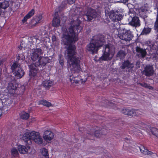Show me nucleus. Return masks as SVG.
Here are the masks:
<instances>
[{
    "label": "nucleus",
    "mask_w": 158,
    "mask_h": 158,
    "mask_svg": "<svg viewBox=\"0 0 158 158\" xmlns=\"http://www.w3.org/2000/svg\"><path fill=\"white\" fill-rule=\"evenodd\" d=\"M58 60L61 67H63L64 64V58L62 55L60 54L59 55Z\"/></svg>",
    "instance_id": "c85d7f7f"
},
{
    "label": "nucleus",
    "mask_w": 158,
    "mask_h": 158,
    "mask_svg": "<svg viewBox=\"0 0 158 158\" xmlns=\"http://www.w3.org/2000/svg\"><path fill=\"white\" fill-rule=\"evenodd\" d=\"M106 127H103L102 128H100L97 126L94 127V128L90 129V131L87 132V136L85 137V139L93 140L94 136L99 138L102 137L103 135H106L108 131Z\"/></svg>",
    "instance_id": "7ed1b4c3"
},
{
    "label": "nucleus",
    "mask_w": 158,
    "mask_h": 158,
    "mask_svg": "<svg viewBox=\"0 0 158 158\" xmlns=\"http://www.w3.org/2000/svg\"><path fill=\"white\" fill-rule=\"evenodd\" d=\"M142 49L140 47L137 46L136 47V51L137 52L140 53Z\"/></svg>",
    "instance_id": "4c0bfd02"
},
{
    "label": "nucleus",
    "mask_w": 158,
    "mask_h": 158,
    "mask_svg": "<svg viewBox=\"0 0 158 158\" xmlns=\"http://www.w3.org/2000/svg\"><path fill=\"white\" fill-rule=\"evenodd\" d=\"M70 81L72 83L78 84L80 81L81 82H83V79H82L81 77L79 74H78L77 76H71L69 78Z\"/></svg>",
    "instance_id": "6ab92c4d"
},
{
    "label": "nucleus",
    "mask_w": 158,
    "mask_h": 158,
    "mask_svg": "<svg viewBox=\"0 0 158 158\" xmlns=\"http://www.w3.org/2000/svg\"><path fill=\"white\" fill-rule=\"evenodd\" d=\"M11 69L14 75L18 78H21L24 74V72L20 65L16 62L14 63L12 65Z\"/></svg>",
    "instance_id": "1a4fd4ad"
},
{
    "label": "nucleus",
    "mask_w": 158,
    "mask_h": 158,
    "mask_svg": "<svg viewBox=\"0 0 158 158\" xmlns=\"http://www.w3.org/2000/svg\"><path fill=\"white\" fill-rule=\"evenodd\" d=\"M39 39H37L36 38L34 37H30L27 38V39H26L25 40L22 41L21 44V47L18 48L20 50L22 49V48H29V45L30 46L32 42H34L35 41H37V40Z\"/></svg>",
    "instance_id": "ddd939ff"
},
{
    "label": "nucleus",
    "mask_w": 158,
    "mask_h": 158,
    "mask_svg": "<svg viewBox=\"0 0 158 158\" xmlns=\"http://www.w3.org/2000/svg\"><path fill=\"white\" fill-rule=\"evenodd\" d=\"M139 53L141 54V56L143 58L147 54V52L146 50L143 49H142Z\"/></svg>",
    "instance_id": "c9c22d12"
},
{
    "label": "nucleus",
    "mask_w": 158,
    "mask_h": 158,
    "mask_svg": "<svg viewBox=\"0 0 158 158\" xmlns=\"http://www.w3.org/2000/svg\"><path fill=\"white\" fill-rule=\"evenodd\" d=\"M118 36L121 40L127 41L132 40L133 37V35L130 30L124 29H123L122 32L118 33Z\"/></svg>",
    "instance_id": "9b49d317"
},
{
    "label": "nucleus",
    "mask_w": 158,
    "mask_h": 158,
    "mask_svg": "<svg viewBox=\"0 0 158 158\" xmlns=\"http://www.w3.org/2000/svg\"><path fill=\"white\" fill-rule=\"evenodd\" d=\"M39 50L38 49L35 50L32 53L31 58L33 61L37 60V61L34 64L29 65V67L30 69L29 73L30 76H34L38 72L39 70V67L40 65V57H39Z\"/></svg>",
    "instance_id": "20e7f679"
},
{
    "label": "nucleus",
    "mask_w": 158,
    "mask_h": 158,
    "mask_svg": "<svg viewBox=\"0 0 158 158\" xmlns=\"http://www.w3.org/2000/svg\"><path fill=\"white\" fill-rule=\"evenodd\" d=\"M125 56L126 54L124 51L123 50H120L117 54L116 56L121 59L125 57Z\"/></svg>",
    "instance_id": "c756f323"
},
{
    "label": "nucleus",
    "mask_w": 158,
    "mask_h": 158,
    "mask_svg": "<svg viewBox=\"0 0 158 158\" xmlns=\"http://www.w3.org/2000/svg\"><path fill=\"white\" fill-rule=\"evenodd\" d=\"M2 112L1 110H0V117L2 115Z\"/></svg>",
    "instance_id": "de8ad7c7"
},
{
    "label": "nucleus",
    "mask_w": 158,
    "mask_h": 158,
    "mask_svg": "<svg viewBox=\"0 0 158 158\" xmlns=\"http://www.w3.org/2000/svg\"><path fill=\"white\" fill-rule=\"evenodd\" d=\"M1 61H0V65H1Z\"/></svg>",
    "instance_id": "3c124183"
},
{
    "label": "nucleus",
    "mask_w": 158,
    "mask_h": 158,
    "mask_svg": "<svg viewBox=\"0 0 158 158\" xmlns=\"http://www.w3.org/2000/svg\"><path fill=\"white\" fill-rule=\"evenodd\" d=\"M133 67L134 65L133 64L131 63L129 60H124L122 62L120 68L122 69H131Z\"/></svg>",
    "instance_id": "a211bd4d"
},
{
    "label": "nucleus",
    "mask_w": 158,
    "mask_h": 158,
    "mask_svg": "<svg viewBox=\"0 0 158 158\" xmlns=\"http://www.w3.org/2000/svg\"><path fill=\"white\" fill-rule=\"evenodd\" d=\"M139 123L140 124V125L142 127H144L146 125V124L143 122H139Z\"/></svg>",
    "instance_id": "37998d69"
},
{
    "label": "nucleus",
    "mask_w": 158,
    "mask_h": 158,
    "mask_svg": "<svg viewBox=\"0 0 158 158\" xmlns=\"http://www.w3.org/2000/svg\"><path fill=\"white\" fill-rule=\"evenodd\" d=\"M29 117V115L28 113L25 112L23 111L20 115V117L21 118L26 120Z\"/></svg>",
    "instance_id": "473e14b6"
},
{
    "label": "nucleus",
    "mask_w": 158,
    "mask_h": 158,
    "mask_svg": "<svg viewBox=\"0 0 158 158\" xmlns=\"http://www.w3.org/2000/svg\"><path fill=\"white\" fill-rule=\"evenodd\" d=\"M42 142H43V139H42V138L40 136V144L42 143Z\"/></svg>",
    "instance_id": "a18cd8bd"
},
{
    "label": "nucleus",
    "mask_w": 158,
    "mask_h": 158,
    "mask_svg": "<svg viewBox=\"0 0 158 158\" xmlns=\"http://www.w3.org/2000/svg\"><path fill=\"white\" fill-rule=\"evenodd\" d=\"M60 20L58 12H56L53 16L52 25L53 27H57L60 26Z\"/></svg>",
    "instance_id": "f3484780"
},
{
    "label": "nucleus",
    "mask_w": 158,
    "mask_h": 158,
    "mask_svg": "<svg viewBox=\"0 0 158 158\" xmlns=\"http://www.w3.org/2000/svg\"><path fill=\"white\" fill-rule=\"evenodd\" d=\"M54 136V134L52 131L46 130L44 132L43 138L45 141L49 143L53 139Z\"/></svg>",
    "instance_id": "dca6fc26"
},
{
    "label": "nucleus",
    "mask_w": 158,
    "mask_h": 158,
    "mask_svg": "<svg viewBox=\"0 0 158 158\" xmlns=\"http://www.w3.org/2000/svg\"><path fill=\"white\" fill-rule=\"evenodd\" d=\"M23 139L26 144H31L32 143V140L36 143L39 144V132H36L35 131L27 132L23 134Z\"/></svg>",
    "instance_id": "39448f33"
},
{
    "label": "nucleus",
    "mask_w": 158,
    "mask_h": 158,
    "mask_svg": "<svg viewBox=\"0 0 158 158\" xmlns=\"http://www.w3.org/2000/svg\"><path fill=\"white\" fill-rule=\"evenodd\" d=\"M151 31V29L149 27L144 28L141 33V35H147L149 34Z\"/></svg>",
    "instance_id": "bb28decb"
},
{
    "label": "nucleus",
    "mask_w": 158,
    "mask_h": 158,
    "mask_svg": "<svg viewBox=\"0 0 158 158\" xmlns=\"http://www.w3.org/2000/svg\"><path fill=\"white\" fill-rule=\"evenodd\" d=\"M152 134L158 138V129L155 127H152L151 129Z\"/></svg>",
    "instance_id": "72a5a7b5"
},
{
    "label": "nucleus",
    "mask_w": 158,
    "mask_h": 158,
    "mask_svg": "<svg viewBox=\"0 0 158 158\" xmlns=\"http://www.w3.org/2000/svg\"><path fill=\"white\" fill-rule=\"evenodd\" d=\"M40 55L41 54V52H42V50H41V49L40 48Z\"/></svg>",
    "instance_id": "8fccbe9b"
},
{
    "label": "nucleus",
    "mask_w": 158,
    "mask_h": 158,
    "mask_svg": "<svg viewBox=\"0 0 158 158\" xmlns=\"http://www.w3.org/2000/svg\"><path fill=\"white\" fill-rule=\"evenodd\" d=\"M106 104L107 105H109L110 106H114V104L110 102H109L107 100L106 101Z\"/></svg>",
    "instance_id": "58836bf2"
},
{
    "label": "nucleus",
    "mask_w": 158,
    "mask_h": 158,
    "mask_svg": "<svg viewBox=\"0 0 158 158\" xmlns=\"http://www.w3.org/2000/svg\"><path fill=\"white\" fill-rule=\"evenodd\" d=\"M18 149L20 153L24 154L27 152V149L24 146L22 145H19L18 146Z\"/></svg>",
    "instance_id": "5701e85b"
},
{
    "label": "nucleus",
    "mask_w": 158,
    "mask_h": 158,
    "mask_svg": "<svg viewBox=\"0 0 158 158\" xmlns=\"http://www.w3.org/2000/svg\"><path fill=\"white\" fill-rule=\"evenodd\" d=\"M124 139H125L126 140H129L128 138H124Z\"/></svg>",
    "instance_id": "09e8293b"
},
{
    "label": "nucleus",
    "mask_w": 158,
    "mask_h": 158,
    "mask_svg": "<svg viewBox=\"0 0 158 158\" xmlns=\"http://www.w3.org/2000/svg\"><path fill=\"white\" fill-rule=\"evenodd\" d=\"M139 111V110H134L130 108H125L121 111V112L125 115L132 117L138 115V112Z\"/></svg>",
    "instance_id": "4468645a"
},
{
    "label": "nucleus",
    "mask_w": 158,
    "mask_h": 158,
    "mask_svg": "<svg viewBox=\"0 0 158 158\" xmlns=\"http://www.w3.org/2000/svg\"><path fill=\"white\" fill-rule=\"evenodd\" d=\"M51 61V60L48 57H41L40 56V66L41 67H44Z\"/></svg>",
    "instance_id": "aec40b11"
},
{
    "label": "nucleus",
    "mask_w": 158,
    "mask_h": 158,
    "mask_svg": "<svg viewBox=\"0 0 158 158\" xmlns=\"http://www.w3.org/2000/svg\"><path fill=\"white\" fill-rule=\"evenodd\" d=\"M35 13V10L33 9L31 10L24 17V18L22 20L23 23L26 22L27 19L30 18L33 16Z\"/></svg>",
    "instance_id": "4be33fe9"
},
{
    "label": "nucleus",
    "mask_w": 158,
    "mask_h": 158,
    "mask_svg": "<svg viewBox=\"0 0 158 158\" xmlns=\"http://www.w3.org/2000/svg\"><path fill=\"white\" fill-rule=\"evenodd\" d=\"M92 40V42L86 46V48L90 53L94 54L97 53L99 48L102 47L104 44L105 38L103 35L98 34L94 36Z\"/></svg>",
    "instance_id": "f257e3e1"
},
{
    "label": "nucleus",
    "mask_w": 158,
    "mask_h": 158,
    "mask_svg": "<svg viewBox=\"0 0 158 158\" xmlns=\"http://www.w3.org/2000/svg\"><path fill=\"white\" fill-rule=\"evenodd\" d=\"M154 28L156 30L158 31V12L157 15L156 21L155 23Z\"/></svg>",
    "instance_id": "f704fd0d"
},
{
    "label": "nucleus",
    "mask_w": 158,
    "mask_h": 158,
    "mask_svg": "<svg viewBox=\"0 0 158 158\" xmlns=\"http://www.w3.org/2000/svg\"><path fill=\"white\" fill-rule=\"evenodd\" d=\"M23 55L22 54H19L18 56L17 57V59H18V60L21 59V60H23Z\"/></svg>",
    "instance_id": "a19ab883"
},
{
    "label": "nucleus",
    "mask_w": 158,
    "mask_h": 158,
    "mask_svg": "<svg viewBox=\"0 0 158 158\" xmlns=\"http://www.w3.org/2000/svg\"><path fill=\"white\" fill-rule=\"evenodd\" d=\"M139 148L141 152L144 154L151 155L152 153V152L148 151L143 146H141V147H139Z\"/></svg>",
    "instance_id": "b1692460"
},
{
    "label": "nucleus",
    "mask_w": 158,
    "mask_h": 158,
    "mask_svg": "<svg viewBox=\"0 0 158 158\" xmlns=\"http://www.w3.org/2000/svg\"><path fill=\"white\" fill-rule=\"evenodd\" d=\"M40 152L45 158H49V154L47 149L44 148H42L40 149Z\"/></svg>",
    "instance_id": "a878e982"
},
{
    "label": "nucleus",
    "mask_w": 158,
    "mask_h": 158,
    "mask_svg": "<svg viewBox=\"0 0 158 158\" xmlns=\"http://www.w3.org/2000/svg\"><path fill=\"white\" fill-rule=\"evenodd\" d=\"M138 84L143 87L147 89H148L151 90H152L153 89V87L150 86L149 84H148L146 83H139Z\"/></svg>",
    "instance_id": "cd10ccee"
},
{
    "label": "nucleus",
    "mask_w": 158,
    "mask_h": 158,
    "mask_svg": "<svg viewBox=\"0 0 158 158\" xmlns=\"http://www.w3.org/2000/svg\"><path fill=\"white\" fill-rule=\"evenodd\" d=\"M113 133V135L116 138H118V135H120V133L118 131H114V132H112Z\"/></svg>",
    "instance_id": "e433bc0d"
},
{
    "label": "nucleus",
    "mask_w": 158,
    "mask_h": 158,
    "mask_svg": "<svg viewBox=\"0 0 158 158\" xmlns=\"http://www.w3.org/2000/svg\"><path fill=\"white\" fill-rule=\"evenodd\" d=\"M76 0H68V2L69 4L71 5L74 3Z\"/></svg>",
    "instance_id": "79ce46f5"
},
{
    "label": "nucleus",
    "mask_w": 158,
    "mask_h": 158,
    "mask_svg": "<svg viewBox=\"0 0 158 158\" xmlns=\"http://www.w3.org/2000/svg\"><path fill=\"white\" fill-rule=\"evenodd\" d=\"M106 15L109 16L111 20L114 22H118L121 20L123 18L122 15L119 13L118 12H115L114 10H111L109 12L105 11Z\"/></svg>",
    "instance_id": "9d476101"
},
{
    "label": "nucleus",
    "mask_w": 158,
    "mask_h": 158,
    "mask_svg": "<svg viewBox=\"0 0 158 158\" xmlns=\"http://www.w3.org/2000/svg\"><path fill=\"white\" fill-rule=\"evenodd\" d=\"M68 46L67 54L70 64L75 69L76 72H79L81 71L82 69L80 67L79 58L75 56L76 54V47L73 44Z\"/></svg>",
    "instance_id": "f03ea898"
},
{
    "label": "nucleus",
    "mask_w": 158,
    "mask_h": 158,
    "mask_svg": "<svg viewBox=\"0 0 158 158\" xmlns=\"http://www.w3.org/2000/svg\"><path fill=\"white\" fill-rule=\"evenodd\" d=\"M113 47L112 45L110 44L105 45V49L103 50V53L102 56L96 61L101 63V61H108L111 60L114 55L112 50Z\"/></svg>",
    "instance_id": "423d86ee"
},
{
    "label": "nucleus",
    "mask_w": 158,
    "mask_h": 158,
    "mask_svg": "<svg viewBox=\"0 0 158 158\" xmlns=\"http://www.w3.org/2000/svg\"><path fill=\"white\" fill-rule=\"evenodd\" d=\"M129 0H120V2L123 3H126Z\"/></svg>",
    "instance_id": "c03bdc74"
},
{
    "label": "nucleus",
    "mask_w": 158,
    "mask_h": 158,
    "mask_svg": "<svg viewBox=\"0 0 158 158\" xmlns=\"http://www.w3.org/2000/svg\"><path fill=\"white\" fill-rule=\"evenodd\" d=\"M81 21L79 19V18H77L75 20L72 21L71 22V25L68 28V34H70V35L73 37H78V35L76 34L74 30L77 31V33H79L81 31L82 27L80 25Z\"/></svg>",
    "instance_id": "0eeeda50"
},
{
    "label": "nucleus",
    "mask_w": 158,
    "mask_h": 158,
    "mask_svg": "<svg viewBox=\"0 0 158 158\" xmlns=\"http://www.w3.org/2000/svg\"><path fill=\"white\" fill-rule=\"evenodd\" d=\"M52 81L50 80H45L43 82V86L46 89H49L52 86Z\"/></svg>",
    "instance_id": "393cba45"
},
{
    "label": "nucleus",
    "mask_w": 158,
    "mask_h": 158,
    "mask_svg": "<svg viewBox=\"0 0 158 158\" xmlns=\"http://www.w3.org/2000/svg\"><path fill=\"white\" fill-rule=\"evenodd\" d=\"M143 72L146 76L150 77L152 76L154 73L153 66L150 64L146 65Z\"/></svg>",
    "instance_id": "2eb2a0df"
},
{
    "label": "nucleus",
    "mask_w": 158,
    "mask_h": 158,
    "mask_svg": "<svg viewBox=\"0 0 158 158\" xmlns=\"http://www.w3.org/2000/svg\"><path fill=\"white\" fill-rule=\"evenodd\" d=\"M79 131H80V128H79Z\"/></svg>",
    "instance_id": "603ef678"
},
{
    "label": "nucleus",
    "mask_w": 158,
    "mask_h": 158,
    "mask_svg": "<svg viewBox=\"0 0 158 158\" xmlns=\"http://www.w3.org/2000/svg\"><path fill=\"white\" fill-rule=\"evenodd\" d=\"M11 153L14 157H17L19 153L17 150L15 148H12L11 150Z\"/></svg>",
    "instance_id": "2f4dec72"
},
{
    "label": "nucleus",
    "mask_w": 158,
    "mask_h": 158,
    "mask_svg": "<svg viewBox=\"0 0 158 158\" xmlns=\"http://www.w3.org/2000/svg\"><path fill=\"white\" fill-rule=\"evenodd\" d=\"M78 37H73L69 34H63L62 37L61 42L64 45L69 46L77 42Z\"/></svg>",
    "instance_id": "6e6552de"
},
{
    "label": "nucleus",
    "mask_w": 158,
    "mask_h": 158,
    "mask_svg": "<svg viewBox=\"0 0 158 158\" xmlns=\"http://www.w3.org/2000/svg\"><path fill=\"white\" fill-rule=\"evenodd\" d=\"M85 14L84 16H86V19L85 20L89 22L91 21L93 19L95 18L97 15L96 11L91 8H89Z\"/></svg>",
    "instance_id": "f8f14e48"
},
{
    "label": "nucleus",
    "mask_w": 158,
    "mask_h": 158,
    "mask_svg": "<svg viewBox=\"0 0 158 158\" xmlns=\"http://www.w3.org/2000/svg\"><path fill=\"white\" fill-rule=\"evenodd\" d=\"M63 2H62V4H61V5H60V6L59 7V8H63V7H64V6H62V4H63Z\"/></svg>",
    "instance_id": "49530a36"
},
{
    "label": "nucleus",
    "mask_w": 158,
    "mask_h": 158,
    "mask_svg": "<svg viewBox=\"0 0 158 158\" xmlns=\"http://www.w3.org/2000/svg\"><path fill=\"white\" fill-rule=\"evenodd\" d=\"M40 104H42L44 106L47 107H49L52 105V104L51 102L45 100H40Z\"/></svg>",
    "instance_id": "7c9ffc66"
},
{
    "label": "nucleus",
    "mask_w": 158,
    "mask_h": 158,
    "mask_svg": "<svg viewBox=\"0 0 158 158\" xmlns=\"http://www.w3.org/2000/svg\"><path fill=\"white\" fill-rule=\"evenodd\" d=\"M132 25L135 27H138L140 25L139 17L134 16L133 17L131 21Z\"/></svg>",
    "instance_id": "412c9836"
},
{
    "label": "nucleus",
    "mask_w": 158,
    "mask_h": 158,
    "mask_svg": "<svg viewBox=\"0 0 158 158\" xmlns=\"http://www.w3.org/2000/svg\"><path fill=\"white\" fill-rule=\"evenodd\" d=\"M57 38L55 35H53L52 37V41L53 42H56V41Z\"/></svg>",
    "instance_id": "ea45409f"
}]
</instances>
